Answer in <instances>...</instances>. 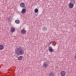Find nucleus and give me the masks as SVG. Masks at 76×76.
<instances>
[{
  "instance_id": "1",
  "label": "nucleus",
  "mask_w": 76,
  "mask_h": 76,
  "mask_svg": "<svg viewBox=\"0 0 76 76\" xmlns=\"http://www.w3.org/2000/svg\"><path fill=\"white\" fill-rule=\"evenodd\" d=\"M15 53L18 55H23V50L20 47H18L15 50Z\"/></svg>"
},
{
  "instance_id": "2",
  "label": "nucleus",
  "mask_w": 76,
  "mask_h": 76,
  "mask_svg": "<svg viewBox=\"0 0 76 76\" xmlns=\"http://www.w3.org/2000/svg\"><path fill=\"white\" fill-rule=\"evenodd\" d=\"M48 62L47 61L44 63L43 65V67L44 68H47V67L48 66Z\"/></svg>"
},
{
  "instance_id": "3",
  "label": "nucleus",
  "mask_w": 76,
  "mask_h": 76,
  "mask_svg": "<svg viewBox=\"0 0 76 76\" xmlns=\"http://www.w3.org/2000/svg\"><path fill=\"white\" fill-rule=\"evenodd\" d=\"M60 74L61 76H64L66 75V73L64 71H62L60 72Z\"/></svg>"
},
{
  "instance_id": "4",
  "label": "nucleus",
  "mask_w": 76,
  "mask_h": 76,
  "mask_svg": "<svg viewBox=\"0 0 76 76\" xmlns=\"http://www.w3.org/2000/svg\"><path fill=\"white\" fill-rule=\"evenodd\" d=\"M73 6H74V4L72 3H71L69 4V7L70 9H72L73 7Z\"/></svg>"
},
{
  "instance_id": "5",
  "label": "nucleus",
  "mask_w": 76,
  "mask_h": 76,
  "mask_svg": "<svg viewBox=\"0 0 76 76\" xmlns=\"http://www.w3.org/2000/svg\"><path fill=\"white\" fill-rule=\"evenodd\" d=\"M49 51H50V52H54V50L53 49V48H52V47L51 46H50L49 47Z\"/></svg>"
},
{
  "instance_id": "6",
  "label": "nucleus",
  "mask_w": 76,
  "mask_h": 76,
  "mask_svg": "<svg viewBox=\"0 0 76 76\" xmlns=\"http://www.w3.org/2000/svg\"><path fill=\"white\" fill-rule=\"evenodd\" d=\"M26 32V30H24V29L22 30L21 31V33L22 34H25Z\"/></svg>"
},
{
  "instance_id": "7",
  "label": "nucleus",
  "mask_w": 76,
  "mask_h": 76,
  "mask_svg": "<svg viewBox=\"0 0 76 76\" xmlns=\"http://www.w3.org/2000/svg\"><path fill=\"white\" fill-rule=\"evenodd\" d=\"M26 10L25 9H23L22 11H21V13L23 14L25 13H26Z\"/></svg>"
},
{
  "instance_id": "8",
  "label": "nucleus",
  "mask_w": 76,
  "mask_h": 76,
  "mask_svg": "<svg viewBox=\"0 0 76 76\" xmlns=\"http://www.w3.org/2000/svg\"><path fill=\"white\" fill-rule=\"evenodd\" d=\"M4 48V46L2 45H0V50H3Z\"/></svg>"
},
{
  "instance_id": "9",
  "label": "nucleus",
  "mask_w": 76,
  "mask_h": 76,
  "mask_svg": "<svg viewBox=\"0 0 76 76\" xmlns=\"http://www.w3.org/2000/svg\"><path fill=\"white\" fill-rule=\"evenodd\" d=\"M20 6L21 7H23L24 6H25V4L24 3H22L20 4Z\"/></svg>"
},
{
  "instance_id": "10",
  "label": "nucleus",
  "mask_w": 76,
  "mask_h": 76,
  "mask_svg": "<svg viewBox=\"0 0 76 76\" xmlns=\"http://www.w3.org/2000/svg\"><path fill=\"white\" fill-rule=\"evenodd\" d=\"M23 58V57L22 56H20L18 58V60H21Z\"/></svg>"
},
{
  "instance_id": "11",
  "label": "nucleus",
  "mask_w": 76,
  "mask_h": 76,
  "mask_svg": "<svg viewBox=\"0 0 76 76\" xmlns=\"http://www.w3.org/2000/svg\"><path fill=\"white\" fill-rule=\"evenodd\" d=\"M49 76H54V74H53V72L49 73Z\"/></svg>"
},
{
  "instance_id": "12",
  "label": "nucleus",
  "mask_w": 76,
  "mask_h": 76,
  "mask_svg": "<svg viewBox=\"0 0 76 76\" xmlns=\"http://www.w3.org/2000/svg\"><path fill=\"white\" fill-rule=\"evenodd\" d=\"M15 22L16 23L19 24L20 23V21L19 20H16L15 21Z\"/></svg>"
},
{
  "instance_id": "13",
  "label": "nucleus",
  "mask_w": 76,
  "mask_h": 76,
  "mask_svg": "<svg viewBox=\"0 0 76 76\" xmlns=\"http://www.w3.org/2000/svg\"><path fill=\"white\" fill-rule=\"evenodd\" d=\"M15 31V29H11V31L12 33H13V32H14V31Z\"/></svg>"
},
{
  "instance_id": "14",
  "label": "nucleus",
  "mask_w": 76,
  "mask_h": 76,
  "mask_svg": "<svg viewBox=\"0 0 76 76\" xmlns=\"http://www.w3.org/2000/svg\"><path fill=\"white\" fill-rule=\"evenodd\" d=\"M34 12L35 13H38V9H36L34 10Z\"/></svg>"
},
{
  "instance_id": "15",
  "label": "nucleus",
  "mask_w": 76,
  "mask_h": 76,
  "mask_svg": "<svg viewBox=\"0 0 76 76\" xmlns=\"http://www.w3.org/2000/svg\"><path fill=\"white\" fill-rule=\"evenodd\" d=\"M75 58H76V53H75V57H74Z\"/></svg>"
},
{
  "instance_id": "16",
  "label": "nucleus",
  "mask_w": 76,
  "mask_h": 76,
  "mask_svg": "<svg viewBox=\"0 0 76 76\" xmlns=\"http://www.w3.org/2000/svg\"><path fill=\"white\" fill-rule=\"evenodd\" d=\"M52 42H50V43L49 44V45H50V44H51L52 43Z\"/></svg>"
},
{
  "instance_id": "17",
  "label": "nucleus",
  "mask_w": 76,
  "mask_h": 76,
  "mask_svg": "<svg viewBox=\"0 0 76 76\" xmlns=\"http://www.w3.org/2000/svg\"><path fill=\"white\" fill-rule=\"evenodd\" d=\"M72 1L73 2H72V3H74V4H75V1Z\"/></svg>"
},
{
  "instance_id": "18",
  "label": "nucleus",
  "mask_w": 76,
  "mask_h": 76,
  "mask_svg": "<svg viewBox=\"0 0 76 76\" xmlns=\"http://www.w3.org/2000/svg\"><path fill=\"white\" fill-rule=\"evenodd\" d=\"M12 29H13V28H12Z\"/></svg>"
},
{
  "instance_id": "19",
  "label": "nucleus",
  "mask_w": 76,
  "mask_h": 76,
  "mask_svg": "<svg viewBox=\"0 0 76 76\" xmlns=\"http://www.w3.org/2000/svg\"><path fill=\"white\" fill-rule=\"evenodd\" d=\"M43 30H44V29H43Z\"/></svg>"
},
{
  "instance_id": "20",
  "label": "nucleus",
  "mask_w": 76,
  "mask_h": 76,
  "mask_svg": "<svg viewBox=\"0 0 76 76\" xmlns=\"http://www.w3.org/2000/svg\"><path fill=\"white\" fill-rule=\"evenodd\" d=\"M45 29H44V30H45Z\"/></svg>"
}]
</instances>
